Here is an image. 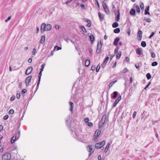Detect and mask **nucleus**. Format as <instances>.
Instances as JSON below:
<instances>
[{
	"label": "nucleus",
	"mask_w": 160,
	"mask_h": 160,
	"mask_svg": "<svg viewBox=\"0 0 160 160\" xmlns=\"http://www.w3.org/2000/svg\"><path fill=\"white\" fill-rule=\"evenodd\" d=\"M151 57L152 58H154L155 57V54L154 52L151 53Z\"/></svg>",
	"instance_id": "obj_47"
},
{
	"label": "nucleus",
	"mask_w": 160,
	"mask_h": 160,
	"mask_svg": "<svg viewBox=\"0 0 160 160\" xmlns=\"http://www.w3.org/2000/svg\"><path fill=\"white\" fill-rule=\"evenodd\" d=\"M146 77L148 80L150 79L151 77V75L149 73H148L146 74Z\"/></svg>",
	"instance_id": "obj_30"
},
{
	"label": "nucleus",
	"mask_w": 160,
	"mask_h": 160,
	"mask_svg": "<svg viewBox=\"0 0 160 160\" xmlns=\"http://www.w3.org/2000/svg\"><path fill=\"white\" fill-rule=\"evenodd\" d=\"M118 26V24L117 22H114L112 24V27L113 28H116Z\"/></svg>",
	"instance_id": "obj_23"
},
{
	"label": "nucleus",
	"mask_w": 160,
	"mask_h": 160,
	"mask_svg": "<svg viewBox=\"0 0 160 160\" xmlns=\"http://www.w3.org/2000/svg\"><path fill=\"white\" fill-rule=\"evenodd\" d=\"M106 13L107 14H110V12L108 9V8H107V9H106L104 10Z\"/></svg>",
	"instance_id": "obj_44"
},
{
	"label": "nucleus",
	"mask_w": 160,
	"mask_h": 160,
	"mask_svg": "<svg viewBox=\"0 0 160 160\" xmlns=\"http://www.w3.org/2000/svg\"><path fill=\"white\" fill-rule=\"evenodd\" d=\"M100 68V66L99 64H98L97 67V68H96V72H99V69Z\"/></svg>",
	"instance_id": "obj_40"
},
{
	"label": "nucleus",
	"mask_w": 160,
	"mask_h": 160,
	"mask_svg": "<svg viewBox=\"0 0 160 160\" xmlns=\"http://www.w3.org/2000/svg\"><path fill=\"white\" fill-rule=\"evenodd\" d=\"M115 12V15L116 16L115 20L116 22H118L120 19V11L119 10H118L116 12Z\"/></svg>",
	"instance_id": "obj_6"
},
{
	"label": "nucleus",
	"mask_w": 160,
	"mask_h": 160,
	"mask_svg": "<svg viewBox=\"0 0 160 160\" xmlns=\"http://www.w3.org/2000/svg\"><path fill=\"white\" fill-rule=\"evenodd\" d=\"M135 8L137 12L139 13L140 12V9L138 5H137L136 6Z\"/></svg>",
	"instance_id": "obj_28"
},
{
	"label": "nucleus",
	"mask_w": 160,
	"mask_h": 160,
	"mask_svg": "<svg viewBox=\"0 0 160 160\" xmlns=\"http://www.w3.org/2000/svg\"><path fill=\"white\" fill-rule=\"evenodd\" d=\"M90 63V61L89 59H87V60H86L85 64V66L86 67H88L89 66Z\"/></svg>",
	"instance_id": "obj_18"
},
{
	"label": "nucleus",
	"mask_w": 160,
	"mask_h": 160,
	"mask_svg": "<svg viewBox=\"0 0 160 160\" xmlns=\"http://www.w3.org/2000/svg\"><path fill=\"white\" fill-rule=\"evenodd\" d=\"M119 102V101H117V100L116 99L115 101L114 102V103H113V107H115L117 104L118 103V102Z\"/></svg>",
	"instance_id": "obj_39"
},
{
	"label": "nucleus",
	"mask_w": 160,
	"mask_h": 160,
	"mask_svg": "<svg viewBox=\"0 0 160 160\" xmlns=\"http://www.w3.org/2000/svg\"><path fill=\"white\" fill-rule=\"evenodd\" d=\"M72 1V0H68L65 3L66 4H68Z\"/></svg>",
	"instance_id": "obj_57"
},
{
	"label": "nucleus",
	"mask_w": 160,
	"mask_h": 160,
	"mask_svg": "<svg viewBox=\"0 0 160 160\" xmlns=\"http://www.w3.org/2000/svg\"><path fill=\"white\" fill-rule=\"evenodd\" d=\"M95 4L96 5H97L98 8L99 9L100 6H99V3L98 2V0H95Z\"/></svg>",
	"instance_id": "obj_45"
},
{
	"label": "nucleus",
	"mask_w": 160,
	"mask_h": 160,
	"mask_svg": "<svg viewBox=\"0 0 160 160\" xmlns=\"http://www.w3.org/2000/svg\"><path fill=\"white\" fill-rule=\"evenodd\" d=\"M52 28V26L51 25L48 24L46 25L45 23H43L41 26V31L42 33H43L46 31L50 30Z\"/></svg>",
	"instance_id": "obj_1"
},
{
	"label": "nucleus",
	"mask_w": 160,
	"mask_h": 160,
	"mask_svg": "<svg viewBox=\"0 0 160 160\" xmlns=\"http://www.w3.org/2000/svg\"><path fill=\"white\" fill-rule=\"evenodd\" d=\"M130 14L132 15H135V14L136 11L134 9L132 8L131 9L130 11Z\"/></svg>",
	"instance_id": "obj_15"
},
{
	"label": "nucleus",
	"mask_w": 160,
	"mask_h": 160,
	"mask_svg": "<svg viewBox=\"0 0 160 160\" xmlns=\"http://www.w3.org/2000/svg\"><path fill=\"white\" fill-rule=\"evenodd\" d=\"M59 26L58 25H55V28L56 29H59Z\"/></svg>",
	"instance_id": "obj_63"
},
{
	"label": "nucleus",
	"mask_w": 160,
	"mask_h": 160,
	"mask_svg": "<svg viewBox=\"0 0 160 160\" xmlns=\"http://www.w3.org/2000/svg\"><path fill=\"white\" fill-rule=\"evenodd\" d=\"M45 40V37L44 36H42L41 37L40 39V42L41 43L43 44L44 43Z\"/></svg>",
	"instance_id": "obj_16"
},
{
	"label": "nucleus",
	"mask_w": 160,
	"mask_h": 160,
	"mask_svg": "<svg viewBox=\"0 0 160 160\" xmlns=\"http://www.w3.org/2000/svg\"><path fill=\"white\" fill-rule=\"evenodd\" d=\"M71 118L70 115H69L67 117V118L66 120V122L67 124H68V122L69 121Z\"/></svg>",
	"instance_id": "obj_32"
},
{
	"label": "nucleus",
	"mask_w": 160,
	"mask_h": 160,
	"mask_svg": "<svg viewBox=\"0 0 160 160\" xmlns=\"http://www.w3.org/2000/svg\"><path fill=\"white\" fill-rule=\"evenodd\" d=\"M102 6L103 7V8L104 10L106 9H107V6L106 4L104 2H103L102 4Z\"/></svg>",
	"instance_id": "obj_41"
},
{
	"label": "nucleus",
	"mask_w": 160,
	"mask_h": 160,
	"mask_svg": "<svg viewBox=\"0 0 160 160\" xmlns=\"http://www.w3.org/2000/svg\"><path fill=\"white\" fill-rule=\"evenodd\" d=\"M101 133V130H97L94 134L95 138L96 139H97L98 137L100 135Z\"/></svg>",
	"instance_id": "obj_9"
},
{
	"label": "nucleus",
	"mask_w": 160,
	"mask_h": 160,
	"mask_svg": "<svg viewBox=\"0 0 160 160\" xmlns=\"http://www.w3.org/2000/svg\"><path fill=\"white\" fill-rule=\"evenodd\" d=\"M146 21L148 22H151L152 21H151V19L149 18H148L147 19H146Z\"/></svg>",
	"instance_id": "obj_61"
},
{
	"label": "nucleus",
	"mask_w": 160,
	"mask_h": 160,
	"mask_svg": "<svg viewBox=\"0 0 160 160\" xmlns=\"http://www.w3.org/2000/svg\"><path fill=\"white\" fill-rule=\"evenodd\" d=\"M92 145H89L87 147V148H89L88 152H92Z\"/></svg>",
	"instance_id": "obj_36"
},
{
	"label": "nucleus",
	"mask_w": 160,
	"mask_h": 160,
	"mask_svg": "<svg viewBox=\"0 0 160 160\" xmlns=\"http://www.w3.org/2000/svg\"><path fill=\"white\" fill-rule=\"evenodd\" d=\"M118 92H117L114 91L112 93V94H113V95L112 96V98H116L118 96Z\"/></svg>",
	"instance_id": "obj_21"
},
{
	"label": "nucleus",
	"mask_w": 160,
	"mask_h": 160,
	"mask_svg": "<svg viewBox=\"0 0 160 160\" xmlns=\"http://www.w3.org/2000/svg\"><path fill=\"white\" fill-rule=\"evenodd\" d=\"M128 70L127 68H125L123 70L122 72L123 73H126V72H128Z\"/></svg>",
	"instance_id": "obj_43"
},
{
	"label": "nucleus",
	"mask_w": 160,
	"mask_h": 160,
	"mask_svg": "<svg viewBox=\"0 0 160 160\" xmlns=\"http://www.w3.org/2000/svg\"><path fill=\"white\" fill-rule=\"evenodd\" d=\"M40 82H39L38 81V82L37 84V86L36 88L35 92H36V91L38 89V88L39 85L40 84Z\"/></svg>",
	"instance_id": "obj_48"
},
{
	"label": "nucleus",
	"mask_w": 160,
	"mask_h": 160,
	"mask_svg": "<svg viewBox=\"0 0 160 160\" xmlns=\"http://www.w3.org/2000/svg\"><path fill=\"white\" fill-rule=\"evenodd\" d=\"M27 90L25 89H23L22 90V92H21V94L23 95V96H24V94L27 92Z\"/></svg>",
	"instance_id": "obj_38"
},
{
	"label": "nucleus",
	"mask_w": 160,
	"mask_h": 160,
	"mask_svg": "<svg viewBox=\"0 0 160 160\" xmlns=\"http://www.w3.org/2000/svg\"><path fill=\"white\" fill-rule=\"evenodd\" d=\"M62 48L61 47L58 46H56L54 47V49L56 50V51H58L59 50L61 49Z\"/></svg>",
	"instance_id": "obj_33"
},
{
	"label": "nucleus",
	"mask_w": 160,
	"mask_h": 160,
	"mask_svg": "<svg viewBox=\"0 0 160 160\" xmlns=\"http://www.w3.org/2000/svg\"><path fill=\"white\" fill-rule=\"evenodd\" d=\"M140 8L141 9V10H143L144 9V4L142 2H141L140 4Z\"/></svg>",
	"instance_id": "obj_29"
},
{
	"label": "nucleus",
	"mask_w": 160,
	"mask_h": 160,
	"mask_svg": "<svg viewBox=\"0 0 160 160\" xmlns=\"http://www.w3.org/2000/svg\"><path fill=\"white\" fill-rule=\"evenodd\" d=\"M3 160H9L11 159V156L10 153L6 152L2 156Z\"/></svg>",
	"instance_id": "obj_4"
},
{
	"label": "nucleus",
	"mask_w": 160,
	"mask_h": 160,
	"mask_svg": "<svg viewBox=\"0 0 160 160\" xmlns=\"http://www.w3.org/2000/svg\"><path fill=\"white\" fill-rule=\"evenodd\" d=\"M109 58L108 57H106L105 59H104L103 62L106 64L108 61V60Z\"/></svg>",
	"instance_id": "obj_34"
},
{
	"label": "nucleus",
	"mask_w": 160,
	"mask_h": 160,
	"mask_svg": "<svg viewBox=\"0 0 160 160\" xmlns=\"http://www.w3.org/2000/svg\"><path fill=\"white\" fill-rule=\"evenodd\" d=\"M83 20L85 22H87L88 23V22H91V21L90 20H89L87 18H84Z\"/></svg>",
	"instance_id": "obj_55"
},
{
	"label": "nucleus",
	"mask_w": 160,
	"mask_h": 160,
	"mask_svg": "<svg viewBox=\"0 0 160 160\" xmlns=\"http://www.w3.org/2000/svg\"><path fill=\"white\" fill-rule=\"evenodd\" d=\"M9 116L8 115H5L3 117V119L5 120H6L8 119Z\"/></svg>",
	"instance_id": "obj_50"
},
{
	"label": "nucleus",
	"mask_w": 160,
	"mask_h": 160,
	"mask_svg": "<svg viewBox=\"0 0 160 160\" xmlns=\"http://www.w3.org/2000/svg\"><path fill=\"white\" fill-rule=\"evenodd\" d=\"M42 75V72H40L39 73V75H38V81L39 82H40L41 80V77Z\"/></svg>",
	"instance_id": "obj_35"
},
{
	"label": "nucleus",
	"mask_w": 160,
	"mask_h": 160,
	"mask_svg": "<svg viewBox=\"0 0 160 160\" xmlns=\"http://www.w3.org/2000/svg\"><path fill=\"white\" fill-rule=\"evenodd\" d=\"M99 17L101 21H102L104 19V16L100 12L98 13Z\"/></svg>",
	"instance_id": "obj_13"
},
{
	"label": "nucleus",
	"mask_w": 160,
	"mask_h": 160,
	"mask_svg": "<svg viewBox=\"0 0 160 160\" xmlns=\"http://www.w3.org/2000/svg\"><path fill=\"white\" fill-rule=\"evenodd\" d=\"M95 147L97 149H99L102 147L99 145V143H97L95 144Z\"/></svg>",
	"instance_id": "obj_31"
},
{
	"label": "nucleus",
	"mask_w": 160,
	"mask_h": 160,
	"mask_svg": "<svg viewBox=\"0 0 160 160\" xmlns=\"http://www.w3.org/2000/svg\"><path fill=\"white\" fill-rule=\"evenodd\" d=\"M20 97V92H19V93H18V92L17 93V94H16V97L18 99H19Z\"/></svg>",
	"instance_id": "obj_49"
},
{
	"label": "nucleus",
	"mask_w": 160,
	"mask_h": 160,
	"mask_svg": "<svg viewBox=\"0 0 160 160\" xmlns=\"http://www.w3.org/2000/svg\"><path fill=\"white\" fill-rule=\"evenodd\" d=\"M136 52L137 54L141 55L143 54L141 48H138L136 49Z\"/></svg>",
	"instance_id": "obj_10"
},
{
	"label": "nucleus",
	"mask_w": 160,
	"mask_h": 160,
	"mask_svg": "<svg viewBox=\"0 0 160 160\" xmlns=\"http://www.w3.org/2000/svg\"><path fill=\"white\" fill-rule=\"evenodd\" d=\"M102 48V44L101 41H98L97 47L96 52L97 54H99L101 51Z\"/></svg>",
	"instance_id": "obj_5"
},
{
	"label": "nucleus",
	"mask_w": 160,
	"mask_h": 160,
	"mask_svg": "<svg viewBox=\"0 0 160 160\" xmlns=\"http://www.w3.org/2000/svg\"><path fill=\"white\" fill-rule=\"evenodd\" d=\"M142 32L140 30H139L138 31V35H142Z\"/></svg>",
	"instance_id": "obj_56"
},
{
	"label": "nucleus",
	"mask_w": 160,
	"mask_h": 160,
	"mask_svg": "<svg viewBox=\"0 0 160 160\" xmlns=\"http://www.w3.org/2000/svg\"><path fill=\"white\" fill-rule=\"evenodd\" d=\"M32 78V76H30L26 78L25 82L26 83V85L27 86L31 82V79Z\"/></svg>",
	"instance_id": "obj_8"
},
{
	"label": "nucleus",
	"mask_w": 160,
	"mask_h": 160,
	"mask_svg": "<svg viewBox=\"0 0 160 160\" xmlns=\"http://www.w3.org/2000/svg\"><path fill=\"white\" fill-rule=\"evenodd\" d=\"M33 68L32 67H29L27 69L25 72V74L26 75H28L30 74L32 72Z\"/></svg>",
	"instance_id": "obj_7"
},
{
	"label": "nucleus",
	"mask_w": 160,
	"mask_h": 160,
	"mask_svg": "<svg viewBox=\"0 0 160 160\" xmlns=\"http://www.w3.org/2000/svg\"><path fill=\"white\" fill-rule=\"evenodd\" d=\"M89 120L88 118H86L84 119V121L86 123L88 122Z\"/></svg>",
	"instance_id": "obj_64"
},
{
	"label": "nucleus",
	"mask_w": 160,
	"mask_h": 160,
	"mask_svg": "<svg viewBox=\"0 0 160 160\" xmlns=\"http://www.w3.org/2000/svg\"><path fill=\"white\" fill-rule=\"evenodd\" d=\"M108 118L107 115L106 114H104L102 116L101 121H100L99 123V128H102L104 123L106 122H108Z\"/></svg>",
	"instance_id": "obj_2"
},
{
	"label": "nucleus",
	"mask_w": 160,
	"mask_h": 160,
	"mask_svg": "<svg viewBox=\"0 0 160 160\" xmlns=\"http://www.w3.org/2000/svg\"><path fill=\"white\" fill-rule=\"evenodd\" d=\"M96 69V66L95 65H92L91 68V70L92 71Z\"/></svg>",
	"instance_id": "obj_54"
},
{
	"label": "nucleus",
	"mask_w": 160,
	"mask_h": 160,
	"mask_svg": "<svg viewBox=\"0 0 160 160\" xmlns=\"http://www.w3.org/2000/svg\"><path fill=\"white\" fill-rule=\"evenodd\" d=\"M11 16H10L8 17V18H7V19L5 20V22H7L8 21H9L11 19Z\"/></svg>",
	"instance_id": "obj_52"
},
{
	"label": "nucleus",
	"mask_w": 160,
	"mask_h": 160,
	"mask_svg": "<svg viewBox=\"0 0 160 160\" xmlns=\"http://www.w3.org/2000/svg\"><path fill=\"white\" fill-rule=\"evenodd\" d=\"M99 144V145L101 146V147H102L105 143V140H103L101 142L98 143Z\"/></svg>",
	"instance_id": "obj_26"
},
{
	"label": "nucleus",
	"mask_w": 160,
	"mask_h": 160,
	"mask_svg": "<svg viewBox=\"0 0 160 160\" xmlns=\"http://www.w3.org/2000/svg\"><path fill=\"white\" fill-rule=\"evenodd\" d=\"M121 96L119 95L118 98L117 99V101H118L119 102L121 100Z\"/></svg>",
	"instance_id": "obj_62"
},
{
	"label": "nucleus",
	"mask_w": 160,
	"mask_h": 160,
	"mask_svg": "<svg viewBox=\"0 0 160 160\" xmlns=\"http://www.w3.org/2000/svg\"><path fill=\"white\" fill-rule=\"evenodd\" d=\"M122 52H119L116 56V59H119L121 55Z\"/></svg>",
	"instance_id": "obj_25"
},
{
	"label": "nucleus",
	"mask_w": 160,
	"mask_h": 160,
	"mask_svg": "<svg viewBox=\"0 0 160 160\" xmlns=\"http://www.w3.org/2000/svg\"><path fill=\"white\" fill-rule=\"evenodd\" d=\"M89 37L90 41L92 43L94 41V36L92 34H91Z\"/></svg>",
	"instance_id": "obj_17"
},
{
	"label": "nucleus",
	"mask_w": 160,
	"mask_h": 160,
	"mask_svg": "<svg viewBox=\"0 0 160 160\" xmlns=\"http://www.w3.org/2000/svg\"><path fill=\"white\" fill-rule=\"evenodd\" d=\"M79 28L84 32H87V31L84 26H80Z\"/></svg>",
	"instance_id": "obj_24"
},
{
	"label": "nucleus",
	"mask_w": 160,
	"mask_h": 160,
	"mask_svg": "<svg viewBox=\"0 0 160 160\" xmlns=\"http://www.w3.org/2000/svg\"><path fill=\"white\" fill-rule=\"evenodd\" d=\"M36 53V49L35 48H34L32 52V54L33 55H34Z\"/></svg>",
	"instance_id": "obj_58"
},
{
	"label": "nucleus",
	"mask_w": 160,
	"mask_h": 160,
	"mask_svg": "<svg viewBox=\"0 0 160 160\" xmlns=\"http://www.w3.org/2000/svg\"><path fill=\"white\" fill-rule=\"evenodd\" d=\"M119 37L116 38L115 39L114 41V42L113 43V45L115 46L117 45H118V41H119Z\"/></svg>",
	"instance_id": "obj_12"
},
{
	"label": "nucleus",
	"mask_w": 160,
	"mask_h": 160,
	"mask_svg": "<svg viewBox=\"0 0 160 160\" xmlns=\"http://www.w3.org/2000/svg\"><path fill=\"white\" fill-rule=\"evenodd\" d=\"M117 80H116L114 81L111 82L109 84L108 86L109 88H110L112 87L115 82H117Z\"/></svg>",
	"instance_id": "obj_20"
},
{
	"label": "nucleus",
	"mask_w": 160,
	"mask_h": 160,
	"mask_svg": "<svg viewBox=\"0 0 160 160\" xmlns=\"http://www.w3.org/2000/svg\"><path fill=\"white\" fill-rule=\"evenodd\" d=\"M120 31V30L119 28H117L114 29L113 30V32L115 33H118Z\"/></svg>",
	"instance_id": "obj_22"
},
{
	"label": "nucleus",
	"mask_w": 160,
	"mask_h": 160,
	"mask_svg": "<svg viewBox=\"0 0 160 160\" xmlns=\"http://www.w3.org/2000/svg\"><path fill=\"white\" fill-rule=\"evenodd\" d=\"M110 144H111V143H110V142H108L107 144V145L105 147V153L107 152L108 151V150L109 148V146L110 145Z\"/></svg>",
	"instance_id": "obj_19"
},
{
	"label": "nucleus",
	"mask_w": 160,
	"mask_h": 160,
	"mask_svg": "<svg viewBox=\"0 0 160 160\" xmlns=\"http://www.w3.org/2000/svg\"><path fill=\"white\" fill-rule=\"evenodd\" d=\"M149 6H148L146 8L145 10L144 14L145 15H150V13L149 12Z\"/></svg>",
	"instance_id": "obj_11"
},
{
	"label": "nucleus",
	"mask_w": 160,
	"mask_h": 160,
	"mask_svg": "<svg viewBox=\"0 0 160 160\" xmlns=\"http://www.w3.org/2000/svg\"><path fill=\"white\" fill-rule=\"evenodd\" d=\"M155 33L154 32H152L150 35V36L148 37V38L149 39L151 38L154 35Z\"/></svg>",
	"instance_id": "obj_46"
},
{
	"label": "nucleus",
	"mask_w": 160,
	"mask_h": 160,
	"mask_svg": "<svg viewBox=\"0 0 160 160\" xmlns=\"http://www.w3.org/2000/svg\"><path fill=\"white\" fill-rule=\"evenodd\" d=\"M88 125L90 127H92L93 125V124L91 122H88Z\"/></svg>",
	"instance_id": "obj_59"
},
{
	"label": "nucleus",
	"mask_w": 160,
	"mask_h": 160,
	"mask_svg": "<svg viewBox=\"0 0 160 160\" xmlns=\"http://www.w3.org/2000/svg\"><path fill=\"white\" fill-rule=\"evenodd\" d=\"M70 105V110L72 113L73 112V106L74 104L72 102H69Z\"/></svg>",
	"instance_id": "obj_14"
},
{
	"label": "nucleus",
	"mask_w": 160,
	"mask_h": 160,
	"mask_svg": "<svg viewBox=\"0 0 160 160\" xmlns=\"http://www.w3.org/2000/svg\"><path fill=\"white\" fill-rule=\"evenodd\" d=\"M158 64V63L157 62H156V61H154V62H153L152 64H151V65L152 66H157Z\"/></svg>",
	"instance_id": "obj_37"
},
{
	"label": "nucleus",
	"mask_w": 160,
	"mask_h": 160,
	"mask_svg": "<svg viewBox=\"0 0 160 160\" xmlns=\"http://www.w3.org/2000/svg\"><path fill=\"white\" fill-rule=\"evenodd\" d=\"M14 112V110L13 109H11L9 111L8 113L9 114H12Z\"/></svg>",
	"instance_id": "obj_42"
},
{
	"label": "nucleus",
	"mask_w": 160,
	"mask_h": 160,
	"mask_svg": "<svg viewBox=\"0 0 160 160\" xmlns=\"http://www.w3.org/2000/svg\"><path fill=\"white\" fill-rule=\"evenodd\" d=\"M127 33L128 34V36H130V28H128V31H127Z\"/></svg>",
	"instance_id": "obj_60"
},
{
	"label": "nucleus",
	"mask_w": 160,
	"mask_h": 160,
	"mask_svg": "<svg viewBox=\"0 0 160 160\" xmlns=\"http://www.w3.org/2000/svg\"><path fill=\"white\" fill-rule=\"evenodd\" d=\"M141 45L142 47L143 48L146 47V42L144 41H142L141 43Z\"/></svg>",
	"instance_id": "obj_27"
},
{
	"label": "nucleus",
	"mask_w": 160,
	"mask_h": 160,
	"mask_svg": "<svg viewBox=\"0 0 160 160\" xmlns=\"http://www.w3.org/2000/svg\"><path fill=\"white\" fill-rule=\"evenodd\" d=\"M118 48L117 47L115 49V50H114V53L115 54H116L117 53H118Z\"/></svg>",
	"instance_id": "obj_51"
},
{
	"label": "nucleus",
	"mask_w": 160,
	"mask_h": 160,
	"mask_svg": "<svg viewBox=\"0 0 160 160\" xmlns=\"http://www.w3.org/2000/svg\"><path fill=\"white\" fill-rule=\"evenodd\" d=\"M136 114H137V112L136 111H135L133 112V115H132V118H135V117L136 116Z\"/></svg>",
	"instance_id": "obj_53"
},
{
	"label": "nucleus",
	"mask_w": 160,
	"mask_h": 160,
	"mask_svg": "<svg viewBox=\"0 0 160 160\" xmlns=\"http://www.w3.org/2000/svg\"><path fill=\"white\" fill-rule=\"evenodd\" d=\"M20 134V131H19L12 138H11V143L12 144L17 139H18L19 137Z\"/></svg>",
	"instance_id": "obj_3"
}]
</instances>
